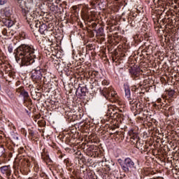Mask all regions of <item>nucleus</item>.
Wrapping results in <instances>:
<instances>
[{
    "mask_svg": "<svg viewBox=\"0 0 179 179\" xmlns=\"http://www.w3.org/2000/svg\"><path fill=\"white\" fill-rule=\"evenodd\" d=\"M3 23L4 24V26H6V27H12V26H13V24H15V22L9 19H3Z\"/></svg>",
    "mask_w": 179,
    "mask_h": 179,
    "instance_id": "nucleus-13",
    "label": "nucleus"
},
{
    "mask_svg": "<svg viewBox=\"0 0 179 179\" xmlns=\"http://www.w3.org/2000/svg\"><path fill=\"white\" fill-rule=\"evenodd\" d=\"M176 93V91H174L173 90H171L168 92V95L171 97H173V96H174V94Z\"/></svg>",
    "mask_w": 179,
    "mask_h": 179,
    "instance_id": "nucleus-19",
    "label": "nucleus"
},
{
    "mask_svg": "<svg viewBox=\"0 0 179 179\" xmlns=\"http://www.w3.org/2000/svg\"><path fill=\"white\" fill-rule=\"evenodd\" d=\"M97 36L101 37V40H104V29L103 27H99L96 31Z\"/></svg>",
    "mask_w": 179,
    "mask_h": 179,
    "instance_id": "nucleus-15",
    "label": "nucleus"
},
{
    "mask_svg": "<svg viewBox=\"0 0 179 179\" xmlns=\"http://www.w3.org/2000/svg\"><path fill=\"white\" fill-rule=\"evenodd\" d=\"M8 3V0H0V6H3V5H6Z\"/></svg>",
    "mask_w": 179,
    "mask_h": 179,
    "instance_id": "nucleus-21",
    "label": "nucleus"
},
{
    "mask_svg": "<svg viewBox=\"0 0 179 179\" xmlns=\"http://www.w3.org/2000/svg\"><path fill=\"white\" fill-rule=\"evenodd\" d=\"M86 92H87L86 87L79 86L76 90V96H80V97H82L83 96H86Z\"/></svg>",
    "mask_w": 179,
    "mask_h": 179,
    "instance_id": "nucleus-10",
    "label": "nucleus"
},
{
    "mask_svg": "<svg viewBox=\"0 0 179 179\" xmlns=\"http://www.w3.org/2000/svg\"><path fill=\"white\" fill-rule=\"evenodd\" d=\"M39 33L41 34H43V36H45L47 33H48V27H47V24L42 23V25H41L39 29Z\"/></svg>",
    "mask_w": 179,
    "mask_h": 179,
    "instance_id": "nucleus-11",
    "label": "nucleus"
},
{
    "mask_svg": "<svg viewBox=\"0 0 179 179\" xmlns=\"http://www.w3.org/2000/svg\"><path fill=\"white\" fill-rule=\"evenodd\" d=\"M102 85H103V86H108V85H110V81H108L107 80H103L102 81Z\"/></svg>",
    "mask_w": 179,
    "mask_h": 179,
    "instance_id": "nucleus-20",
    "label": "nucleus"
},
{
    "mask_svg": "<svg viewBox=\"0 0 179 179\" xmlns=\"http://www.w3.org/2000/svg\"><path fill=\"white\" fill-rule=\"evenodd\" d=\"M101 92L103 93L105 97H107V96H110L111 97H117V92L113 90V87L103 88Z\"/></svg>",
    "mask_w": 179,
    "mask_h": 179,
    "instance_id": "nucleus-6",
    "label": "nucleus"
},
{
    "mask_svg": "<svg viewBox=\"0 0 179 179\" xmlns=\"http://www.w3.org/2000/svg\"><path fill=\"white\" fill-rule=\"evenodd\" d=\"M17 4L21 8L22 13L24 17H25L26 20L28 22L29 20H33L36 17V10H34V8L36 4L33 0H27L24 1V0H16Z\"/></svg>",
    "mask_w": 179,
    "mask_h": 179,
    "instance_id": "nucleus-2",
    "label": "nucleus"
},
{
    "mask_svg": "<svg viewBox=\"0 0 179 179\" xmlns=\"http://www.w3.org/2000/svg\"><path fill=\"white\" fill-rule=\"evenodd\" d=\"M129 71L134 80H139V79H141V78L139 77V75H140L139 69H135V67H134V68H130Z\"/></svg>",
    "mask_w": 179,
    "mask_h": 179,
    "instance_id": "nucleus-7",
    "label": "nucleus"
},
{
    "mask_svg": "<svg viewBox=\"0 0 179 179\" xmlns=\"http://www.w3.org/2000/svg\"><path fill=\"white\" fill-rule=\"evenodd\" d=\"M24 91V87H20L16 90L17 93H20V96L22 94V93H23Z\"/></svg>",
    "mask_w": 179,
    "mask_h": 179,
    "instance_id": "nucleus-17",
    "label": "nucleus"
},
{
    "mask_svg": "<svg viewBox=\"0 0 179 179\" xmlns=\"http://www.w3.org/2000/svg\"><path fill=\"white\" fill-rule=\"evenodd\" d=\"M117 162L119 163L122 171L128 174L135 171L136 170V164L130 157H126L124 160L118 159Z\"/></svg>",
    "mask_w": 179,
    "mask_h": 179,
    "instance_id": "nucleus-3",
    "label": "nucleus"
},
{
    "mask_svg": "<svg viewBox=\"0 0 179 179\" xmlns=\"http://www.w3.org/2000/svg\"><path fill=\"white\" fill-rule=\"evenodd\" d=\"M111 110H109V113H108V117H110V118H111L112 120H115L117 117H121L120 114H118L117 112H110Z\"/></svg>",
    "mask_w": 179,
    "mask_h": 179,
    "instance_id": "nucleus-14",
    "label": "nucleus"
},
{
    "mask_svg": "<svg viewBox=\"0 0 179 179\" xmlns=\"http://www.w3.org/2000/svg\"><path fill=\"white\" fill-rule=\"evenodd\" d=\"M3 153H5V148L3 146L0 145V157L3 155Z\"/></svg>",
    "mask_w": 179,
    "mask_h": 179,
    "instance_id": "nucleus-18",
    "label": "nucleus"
},
{
    "mask_svg": "<svg viewBox=\"0 0 179 179\" xmlns=\"http://www.w3.org/2000/svg\"><path fill=\"white\" fill-rule=\"evenodd\" d=\"M0 171L6 177H10L12 175V169L10 168V165L1 166L0 168Z\"/></svg>",
    "mask_w": 179,
    "mask_h": 179,
    "instance_id": "nucleus-8",
    "label": "nucleus"
},
{
    "mask_svg": "<svg viewBox=\"0 0 179 179\" xmlns=\"http://www.w3.org/2000/svg\"><path fill=\"white\" fill-rule=\"evenodd\" d=\"M20 96H22V97L24 98V103H26V101H31L30 96H29V92H27L26 90H24Z\"/></svg>",
    "mask_w": 179,
    "mask_h": 179,
    "instance_id": "nucleus-12",
    "label": "nucleus"
},
{
    "mask_svg": "<svg viewBox=\"0 0 179 179\" xmlns=\"http://www.w3.org/2000/svg\"><path fill=\"white\" fill-rule=\"evenodd\" d=\"M36 17H37V14H36V17H35L33 20H29V21H28V20H27V23L29 24V26H30L31 27H33V26H35V27H36V29H40V27H41L42 24H41V22L40 21H38V20H34V19H36ZM31 26H32V27H31Z\"/></svg>",
    "mask_w": 179,
    "mask_h": 179,
    "instance_id": "nucleus-9",
    "label": "nucleus"
},
{
    "mask_svg": "<svg viewBox=\"0 0 179 179\" xmlns=\"http://www.w3.org/2000/svg\"><path fill=\"white\" fill-rule=\"evenodd\" d=\"M124 93H125V97L129 100V104L131 106L132 108H135L136 111L138 110H141V108H142V106H141V103H138L134 100H132L131 99V89L129 88V86L128 85H124Z\"/></svg>",
    "mask_w": 179,
    "mask_h": 179,
    "instance_id": "nucleus-4",
    "label": "nucleus"
},
{
    "mask_svg": "<svg viewBox=\"0 0 179 179\" xmlns=\"http://www.w3.org/2000/svg\"><path fill=\"white\" fill-rule=\"evenodd\" d=\"M5 15H8V13H5Z\"/></svg>",
    "mask_w": 179,
    "mask_h": 179,
    "instance_id": "nucleus-23",
    "label": "nucleus"
},
{
    "mask_svg": "<svg viewBox=\"0 0 179 179\" xmlns=\"http://www.w3.org/2000/svg\"><path fill=\"white\" fill-rule=\"evenodd\" d=\"M0 89H1V85H0Z\"/></svg>",
    "mask_w": 179,
    "mask_h": 179,
    "instance_id": "nucleus-26",
    "label": "nucleus"
},
{
    "mask_svg": "<svg viewBox=\"0 0 179 179\" xmlns=\"http://www.w3.org/2000/svg\"><path fill=\"white\" fill-rule=\"evenodd\" d=\"M115 1H116V2H117V1H118L119 0H115Z\"/></svg>",
    "mask_w": 179,
    "mask_h": 179,
    "instance_id": "nucleus-25",
    "label": "nucleus"
},
{
    "mask_svg": "<svg viewBox=\"0 0 179 179\" xmlns=\"http://www.w3.org/2000/svg\"><path fill=\"white\" fill-rule=\"evenodd\" d=\"M37 50L33 45L22 44L14 50V55L17 62H20V66H29L34 64L35 69L31 71V78L36 83H40L43 79V73H45V69H41L36 64L38 62V59L36 58Z\"/></svg>",
    "mask_w": 179,
    "mask_h": 179,
    "instance_id": "nucleus-1",
    "label": "nucleus"
},
{
    "mask_svg": "<svg viewBox=\"0 0 179 179\" xmlns=\"http://www.w3.org/2000/svg\"><path fill=\"white\" fill-rule=\"evenodd\" d=\"M129 134L130 135V141L133 142V143H136L137 149H142L141 148L143 146V143H141L139 136L134 133V130H131Z\"/></svg>",
    "mask_w": 179,
    "mask_h": 179,
    "instance_id": "nucleus-5",
    "label": "nucleus"
},
{
    "mask_svg": "<svg viewBox=\"0 0 179 179\" xmlns=\"http://www.w3.org/2000/svg\"><path fill=\"white\" fill-rule=\"evenodd\" d=\"M15 47L13 45L10 44L8 47V51L10 54H12V52H13V50H14Z\"/></svg>",
    "mask_w": 179,
    "mask_h": 179,
    "instance_id": "nucleus-16",
    "label": "nucleus"
},
{
    "mask_svg": "<svg viewBox=\"0 0 179 179\" xmlns=\"http://www.w3.org/2000/svg\"><path fill=\"white\" fill-rule=\"evenodd\" d=\"M27 163H29V160H27Z\"/></svg>",
    "mask_w": 179,
    "mask_h": 179,
    "instance_id": "nucleus-24",
    "label": "nucleus"
},
{
    "mask_svg": "<svg viewBox=\"0 0 179 179\" xmlns=\"http://www.w3.org/2000/svg\"><path fill=\"white\" fill-rule=\"evenodd\" d=\"M2 34L3 36H6L8 37V36H9V34H8V29H3L2 30Z\"/></svg>",
    "mask_w": 179,
    "mask_h": 179,
    "instance_id": "nucleus-22",
    "label": "nucleus"
}]
</instances>
